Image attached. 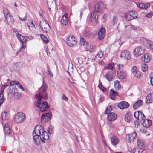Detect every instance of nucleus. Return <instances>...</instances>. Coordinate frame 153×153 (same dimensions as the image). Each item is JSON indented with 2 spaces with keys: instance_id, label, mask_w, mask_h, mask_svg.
I'll return each instance as SVG.
<instances>
[{
  "instance_id": "obj_3",
  "label": "nucleus",
  "mask_w": 153,
  "mask_h": 153,
  "mask_svg": "<svg viewBox=\"0 0 153 153\" xmlns=\"http://www.w3.org/2000/svg\"><path fill=\"white\" fill-rule=\"evenodd\" d=\"M25 119V114L22 112L17 113L15 116V121L17 123H20Z\"/></svg>"
},
{
  "instance_id": "obj_46",
  "label": "nucleus",
  "mask_w": 153,
  "mask_h": 153,
  "mask_svg": "<svg viewBox=\"0 0 153 153\" xmlns=\"http://www.w3.org/2000/svg\"><path fill=\"white\" fill-rule=\"evenodd\" d=\"M90 33L88 30L85 31L83 32V35L84 36L88 37L90 36Z\"/></svg>"
},
{
  "instance_id": "obj_31",
  "label": "nucleus",
  "mask_w": 153,
  "mask_h": 153,
  "mask_svg": "<svg viewBox=\"0 0 153 153\" xmlns=\"http://www.w3.org/2000/svg\"><path fill=\"white\" fill-rule=\"evenodd\" d=\"M152 124V121L151 120L146 119L144 120L143 123V125L144 127L149 128Z\"/></svg>"
},
{
  "instance_id": "obj_50",
  "label": "nucleus",
  "mask_w": 153,
  "mask_h": 153,
  "mask_svg": "<svg viewBox=\"0 0 153 153\" xmlns=\"http://www.w3.org/2000/svg\"><path fill=\"white\" fill-rule=\"evenodd\" d=\"M99 88L103 92H105L106 91V88L104 87L101 84L99 85Z\"/></svg>"
},
{
  "instance_id": "obj_34",
  "label": "nucleus",
  "mask_w": 153,
  "mask_h": 153,
  "mask_svg": "<svg viewBox=\"0 0 153 153\" xmlns=\"http://www.w3.org/2000/svg\"><path fill=\"white\" fill-rule=\"evenodd\" d=\"M116 94L118 95V93L117 92L114 91L112 89H111L110 90V97L111 99L114 100L115 98Z\"/></svg>"
},
{
  "instance_id": "obj_5",
  "label": "nucleus",
  "mask_w": 153,
  "mask_h": 153,
  "mask_svg": "<svg viewBox=\"0 0 153 153\" xmlns=\"http://www.w3.org/2000/svg\"><path fill=\"white\" fill-rule=\"evenodd\" d=\"M137 14L134 11H132L127 13L125 15V18L128 21L132 20L137 18Z\"/></svg>"
},
{
  "instance_id": "obj_62",
  "label": "nucleus",
  "mask_w": 153,
  "mask_h": 153,
  "mask_svg": "<svg viewBox=\"0 0 153 153\" xmlns=\"http://www.w3.org/2000/svg\"><path fill=\"white\" fill-rule=\"evenodd\" d=\"M43 24L42 23V21L40 22L39 23V25L42 29H43V28H44V27H45V24H44V25H43Z\"/></svg>"
},
{
  "instance_id": "obj_25",
  "label": "nucleus",
  "mask_w": 153,
  "mask_h": 153,
  "mask_svg": "<svg viewBox=\"0 0 153 153\" xmlns=\"http://www.w3.org/2000/svg\"><path fill=\"white\" fill-rule=\"evenodd\" d=\"M68 22V16L67 14L63 15L61 19V22L64 25H66Z\"/></svg>"
},
{
  "instance_id": "obj_52",
  "label": "nucleus",
  "mask_w": 153,
  "mask_h": 153,
  "mask_svg": "<svg viewBox=\"0 0 153 153\" xmlns=\"http://www.w3.org/2000/svg\"><path fill=\"white\" fill-rule=\"evenodd\" d=\"M103 55V53L102 51H99L97 53V56L100 58H102Z\"/></svg>"
},
{
  "instance_id": "obj_9",
  "label": "nucleus",
  "mask_w": 153,
  "mask_h": 153,
  "mask_svg": "<svg viewBox=\"0 0 153 153\" xmlns=\"http://www.w3.org/2000/svg\"><path fill=\"white\" fill-rule=\"evenodd\" d=\"M144 52V49L141 46H138L134 50V54L136 56H139L143 54Z\"/></svg>"
},
{
  "instance_id": "obj_19",
  "label": "nucleus",
  "mask_w": 153,
  "mask_h": 153,
  "mask_svg": "<svg viewBox=\"0 0 153 153\" xmlns=\"http://www.w3.org/2000/svg\"><path fill=\"white\" fill-rule=\"evenodd\" d=\"M117 117V115L114 113H109L108 114L107 119L109 121H114L116 120Z\"/></svg>"
},
{
  "instance_id": "obj_59",
  "label": "nucleus",
  "mask_w": 153,
  "mask_h": 153,
  "mask_svg": "<svg viewBox=\"0 0 153 153\" xmlns=\"http://www.w3.org/2000/svg\"><path fill=\"white\" fill-rule=\"evenodd\" d=\"M17 82L16 81H11L10 84V86H14V85H17Z\"/></svg>"
},
{
  "instance_id": "obj_55",
  "label": "nucleus",
  "mask_w": 153,
  "mask_h": 153,
  "mask_svg": "<svg viewBox=\"0 0 153 153\" xmlns=\"http://www.w3.org/2000/svg\"><path fill=\"white\" fill-rule=\"evenodd\" d=\"M8 86V85H5L4 86H1V93H3V92L4 91V89L6 88Z\"/></svg>"
},
{
  "instance_id": "obj_48",
  "label": "nucleus",
  "mask_w": 153,
  "mask_h": 153,
  "mask_svg": "<svg viewBox=\"0 0 153 153\" xmlns=\"http://www.w3.org/2000/svg\"><path fill=\"white\" fill-rule=\"evenodd\" d=\"M15 97V98L16 99H18L20 98L21 97V94L19 92H16L14 94Z\"/></svg>"
},
{
  "instance_id": "obj_60",
  "label": "nucleus",
  "mask_w": 153,
  "mask_h": 153,
  "mask_svg": "<svg viewBox=\"0 0 153 153\" xmlns=\"http://www.w3.org/2000/svg\"><path fill=\"white\" fill-rule=\"evenodd\" d=\"M76 139L78 142H79L82 140V138L80 136H79L78 137L77 136H76Z\"/></svg>"
},
{
  "instance_id": "obj_4",
  "label": "nucleus",
  "mask_w": 153,
  "mask_h": 153,
  "mask_svg": "<svg viewBox=\"0 0 153 153\" xmlns=\"http://www.w3.org/2000/svg\"><path fill=\"white\" fill-rule=\"evenodd\" d=\"M66 42L68 45L72 47L75 45L77 43L76 38L73 36H70L66 39Z\"/></svg>"
},
{
  "instance_id": "obj_8",
  "label": "nucleus",
  "mask_w": 153,
  "mask_h": 153,
  "mask_svg": "<svg viewBox=\"0 0 153 153\" xmlns=\"http://www.w3.org/2000/svg\"><path fill=\"white\" fill-rule=\"evenodd\" d=\"M134 116L138 120H142L145 119V117L142 112L140 111H136L134 112Z\"/></svg>"
},
{
  "instance_id": "obj_21",
  "label": "nucleus",
  "mask_w": 153,
  "mask_h": 153,
  "mask_svg": "<svg viewBox=\"0 0 153 153\" xmlns=\"http://www.w3.org/2000/svg\"><path fill=\"white\" fill-rule=\"evenodd\" d=\"M36 135H34L33 137V139L35 143L37 145H39L40 143V140H41V137L39 134H36V132H35Z\"/></svg>"
},
{
  "instance_id": "obj_51",
  "label": "nucleus",
  "mask_w": 153,
  "mask_h": 153,
  "mask_svg": "<svg viewBox=\"0 0 153 153\" xmlns=\"http://www.w3.org/2000/svg\"><path fill=\"white\" fill-rule=\"evenodd\" d=\"M137 7L140 8L144 9V8L145 7L144 4L143 3H138L137 4Z\"/></svg>"
},
{
  "instance_id": "obj_42",
  "label": "nucleus",
  "mask_w": 153,
  "mask_h": 153,
  "mask_svg": "<svg viewBox=\"0 0 153 153\" xmlns=\"http://www.w3.org/2000/svg\"><path fill=\"white\" fill-rule=\"evenodd\" d=\"M118 18L116 16H114L112 18V25H114L117 24V22L118 21Z\"/></svg>"
},
{
  "instance_id": "obj_6",
  "label": "nucleus",
  "mask_w": 153,
  "mask_h": 153,
  "mask_svg": "<svg viewBox=\"0 0 153 153\" xmlns=\"http://www.w3.org/2000/svg\"><path fill=\"white\" fill-rule=\"evenodd\" d=\"M51 117V113H47L44 114L41 117V121L45 123L49 121Z\"/></svg>"
},
{
  "instance_id": "obj_16",
  "label": "nucleus",
  "mask_w": 153,
  "mask_h": 153,
  "mask_svg": "<svg viewBox=\"0 0 153 153\" xmlns=\"http://www.w3.org/2000/svg\"><path fill=\"white\" fill-rule=\"evenodd\" d=\"M129 106V105L128 102L124 101L120 102L118 104V107L121 109L127 108Z\"/></svg>"
},
{
  "instance_id": "obj_17",
  "label": "nucleus",
  "mask_w": 153,
  "mask_h": 153,
  "mask_svg": "<svg viewBox=\"0 0 153 153\" xmlns=\"http://www.w3.org/2000/svg\"><path fill=\"white\" fill-rule=\"evenodd\" d=\"M4 131L5 135H8L11 133L12 132V131L10 128V126L8 124L4 125Z\"/></svg>"
},
{
  "instance_id": "obj_63",
  "label": "nucleus",
  "mask_w": 153,
  "mask_h": 153,
  "mask_svg": "<svg viewBox=\"0 0 153 153\" xmlns=\"http://www.w3.org/2000/svg\"><path fill=\"white\" fill-rule=\"evenodd\" d=\"M118 66L119 71L123 69V65H119Z\"/></svg>"
},
{
  "instance_id": "obj_57",
  "label": "nucleus",
  "mask_w": 153,
  "mask_h": 153,
  "mask_svg": "<svg viewBox=\"0 0 153 153\" xmlns=\"http://www.w3.org/2000/svg\"><path fill=\"white\" fill-rule=\"evenodd\" d=\"M131 153H139V151L137 149H134L131 150Z\"/></svg>"
},
{
  "instance_id": "obj_14",
  "label": "nucleus",
  "mask_w": 153,
  "mask_h": 153,
  "mask_svg": "<svg viewBox=\"0 0 153 153\" xmlns=\"http://www.w3.org/2000/svg\"><path fill=\"white\" fill-rule=\"evenodd\" d=\"M41 132H42V134H41V140L43 142L45 141L44 140H48L49 138V135L46 131H43L42 130H41Z\"/></svg>"
},
{
  "instance_id": "obj_7",
  "label": "nucleus",
  "mask_w": 153,
  "mask_h": 153,
  "mask_svg": "<svg viewBox=\"0 0 153 153\" xmlns=\"http://www.w3.org/2000/svg\"><path fill=\"white\" fill-rule=\"evenodd\" d=\"M137 136V133L135 131H134L132 133L127 134L126 137V139L129 143L133 141Z\"/></svg>"
},
{
  "instance_id": "obj_15",
  "label": "nucleus",
  "mask_w": 153,
  "mask_h": 153,
  "mask_svg": "<svg viewBox=\"0 0 153 153\" xmlns=\"http://www.w3.org/2000/svg\"><path fill=\"white\" fill-rule=\"evenodd\" d=\"M105 28L102 27L100 28L98 31V39L101 40L103 39L105 35Z\"/></svg>"
},
{
  "instance_id": "obj_61",
  "label": "nucleus",
  "mask_w": 153,
  "mask_h": 153,
  "mask_svg": "<svg viewBox=\"0 0 153 153\" xmlns=\"http://www.w3.org/2000/svg\"><path fill=\"white\" fill-rule=\"evenodd\" d=\"M153 16V12H150L147 15V16L148 17H150Z\"/></svg>"
},
{
  "instance_id": "obj_53",
  "label": "nucleus",
  "mask_w": 153,
  "mask_h": 153,
  "mask_svg": "<svg viewBox=\"0 0 153 153\" xmlns=\"http://www.w3.org/2000/svg\"><path fill=\"white\" fill-rule=\"evenodd\" d=\"M139 125V120L134 121V126L135 128H137Z\"/></svg>"
},
{
  "instance_id": "obj_20",
  "label": "nucleus",
  "mask_w": 153,
  "mask_h": 153,
  "mask_svg": "<svg viewBox=\"0 0 153 153\" xmlns=\"http://www.w3.org/2000/svg\"><path fill=\"white\" fill-rule=\"evenodd\" d=\"M17 91V89L15 86H10L8 88V92L9 94H14Z\"/></svg>"
},
{
  "instance_id": "obj_24",
  "label": "nucleus",
  "mask_w": 153,
  "mask_h": 153,
  "mask_svg": "<svg viewBox=\"0 0 153 153\" xmlns=\"http://www.w3.org/2000/svg\"><path fill=\"white\" fill-rule=\"evenodd\" d=\"M42 23L43 24V25H44L45 24V27H44V28H43V29L42 30L44 31L47 33L48 32V30L50 28L49 24L47 21L44 20L42 21Z\"/></svg>"
},
{
  "instance_id": "obj_10",
  "label": "nucleus",
  "mask_w": 153,
  "mask_h": 153,
  "mask_svg": "<svg viewBox=\"0 0 153 153\" xmlns=\"http://www.w3.org/2000/svg\"><path fill=\"white\" fill-rule=\"evenodd\" d=\"M143 45L149 49H152L153 47V42L146 39L143 38Z\"/></svg>"
},
{
  "instance_id": "obj_1",
  "label": "nucleus",
  "mask_w": 153,
  "mask_h": 153,
  "mask_svg": "<svg viewBox=\"0 0 153 153\" xmlns=\"http://www.w3.org/2000/svg\"><path fill=\"white\" fill-rule=\"evenodd\" d=\"M48 87L43 79L42 85L39 89V94L35 95V97L37 99H41L46 98L47 96L46 91Z\"/></svg>"
},
{
  "instance_id": "obj_40",
  "label": "nucleus",
  "mask_w": 153,
  "mask_h": 153,
  "mask_svg": "<svg viewBox=\"0 0 153 153\" xmlns=\"http://www.w3.org/2000/svg\"><path fill=\"white\" fill-rule=\"evenodd\" d=\"M141 68L142 71L143 72H145L148 70V66L146 64H143L141 65Z\"/></svg>"
},
{
  "instance_id": "obj_35",
  "label": "nucleus",
  "mask_w": 153,
  "mask_h": 153,
  "mask_svg": "<svg viewBox=\"0 0 153 153\" xmlns=\"http://www.w3.org/2000/svg\"><path fill=\"white\" fill-rule=\"evenodd\" d=\"M137 144L138 147L141 149H143L144 147V143L143 140L138 139L137 140Z\"/></svg>"
},
{
  "instance_id": "obj_13",
  "label": "nucleus",
  "mask_w": 153,
  "mask_h": 153,
  "mask_svg": "<svg viewBox=\"0 0 153 153\" xmlns=\"http://www.w3.org/2000/svg\"><path fill=\"white\" fill-rule=\"evenodd\" d=\"M121 57H123L126 60H129L131 58L130 52L127 50H124L121 53Z\"/></svg>"
},
{
  "instance_id": "obj_45",
  "label": "nucleus",
  "mask_w": 153,
  "mask_h": 153,
  "mask_svg": "<svg viewBox=\"0 0 153 153\" xmlns=\"http://www.w3.org/2000/svg\"><path fill=\"white\" fill-rule=\"evenodd\" d=\"M80 44L81 45H85L87 44V42L83 37L80 38Z\"/></svg>"
},
{
  "instance_id": "obj_18",
  "label": "nucleus",
  "mask_w": 153,
  "mask_h": 153,
  "mask_svg": "<svg viewBox=\"0 0 153 153\" xmlns=\"http://www.w3.org/2000/svg\"><path fill=\"white\" fill-rule=\"evenodd\" d=\"M115 77V75L114 73L111 71L108 72L106 74L105 77L109 81L113 80Z\"/></svg>"
},
{
  "instance_id": "obj_22",
  "label": "nucleus",
  "mask_w": 153,
  "mask_h": 153,
  "mask_svg": "<svg viewBox=\"0 0 153 153\" xmlns=\"http://www.w3.org/2000/svg\"><path fill=\"white\" fill-rule=\"evenodd\" d=\"M48 108L49 106L48 105L47 102L44 101L41 104L40 108V111L41 112H44L46 111Z\"/></svg>"
},
{
  "instance_id": "obj_23",
  "label": "nucleus",
  "mask_w": 153,
  "mask_h": 153,
  "mask_svg": "<svg viewBox=\"0 0 153 153\" xmlns=\"http://www.w3.org/2000/svg\"><path fill=\"white\" fill-rule=\"evenodd\" d=\"M153 101V93L149 94L146 97V102L149 103L152 102Z\"/></svg>"
},
{
  "instance_id": "obj_49",
  "label": "nucleus",
  "mask_w": 153,
  "mask_h": 153,
  "mask_svg": "<svg viewBox=\"0 0 153 153\" xmlns=\"http://www.w3.org/2000/svg\"><path fill=\"white\" fill-rule=\"evenodd\" d=\"M132 72L133 74L136 73L138 69L136 66H134L132 68Z\"/></svg>"
},
{
  "instance_id": "obj_37",
  "label": "nucleus",
  "mask_w": 153,
  "mask_h": 153,
  "mask_svg": "<svg viewBox=\"0 0 153 153\" xmlns=\"http://www.w3.org/2000/svg\"><path fill=\"white\" fill-rule=\"evenodd\" d=\"M41 130H42L43 131H44L43 127L41 125H37L35 127V129L34 130L35 132H36V131H38L39 134L40 135L41 133H42V132L40 131H41Z\"/></svg>"
},
{
  "instance_id": "obj_41",
  "label": "nucleus",
  "mask_w": 153,
  "mask_h": 153,
  "mask_svg": "<svg viewBox=\"0 0 153 153\" xmlns=\"http://www.w3.org/2000/svg\"><path fill=\"white\" fill-rule=\"evenodd\" d=\"M41 38L43 40L44 42L47 44L49 42V41L47 38L44 35H40Z\"/></svg>"
},
{
  "instance_id": "obj_2",
  "label": "nucleus",
  "mask_w": 153,
  "mask_h": 153,
  "mask_svg": "<svg viewBox=\"0 0 153 153\" xmlns=\"http://www.w3.org/2000/svg\"><path fill=\"white\" fill-rule=\"evenodd\" d=\"M3 12L5 18V22L9 25L13 24L14 21V19L12 16L9 13L8 10L4 8Z\"/></svg>"
},
{
  "instance_id": "obj_54",
  "label": "nucleus",
  "mask_w": 153,
  "mask_h": 153,
  "mask_svg": "<svg viewBox=\"0 0 153 153\" xmlns=\"http://www.w3.org/2000/svg\"><path fill=\"white\" fill-rule=\"evenodd\" d=\"M23 49H25V45L24 44L22 45L21 46V48H20L17 51V54H18L19 52H21L22 50Z\"/></svg>"
},
{
  "instance_id": "obj_26",
  "label": "nucleus",
  "mask_w": 153,
  "mask_h": 153,
  "mask_svg": "<svg viewBox=\"0 0 153 153\" xmlns=\"http://www.w3.org/2000/svg\"><path fill=\"white\" fill-rule=\"evenodd\" d=\"M118 76L121 79H124L126 77V74L124 71L120 70L119 72H117Z\"/></svg>"
},
{
  "instance_id": "obj_58",
  "label": "nucleus",
  "mask_w": 153,
  "mask_h": 153,
  "mask_svg": "<svg viewBox=\"0 0 153 153\" xmlns=\"http://www.w3.org/2000/svg\"><path fill=\"white\" fill-rule=\"evenodd\" d=\"M62 98L63 100L65 101H68V98L64 94H63V96L62 97Z\"/></svg>"
},
{
  "instance_id": "obj_30",
  "label": "nucleus",
  "mask_w": 153,
  "mask_h": 153,
  "mask_svg": "<svg viewBox=\"0 0 153 153\" xmlns=\"http://www.w3.org/2000/svg\"><path fill=\"white\" fill-rule=\"evenodd\" d=\"M16 36L22 43H24L27 40V38L26 37H25L19 33L16 35Z\"/></svg>"
},
{
  "instance_id": "obj_38",
  "label": "nucleus",
  "mask_w": 153,
  "mask_h": 153,
  "mask_svg": "<svg viewBox=\"0 0 153 153\" xmlns=\"http://www.w3.org/2000/svg\"><path fill=\"white\" fill-rule=\"evenodd\" d=\"M94 47L92 45H88L86 46V49L87 51L92 52L94 51Z\"/></svg>"
},
{
  "instance_id": "obj_11",
  "label": "nucleus",
  "mask_w": 153,
  "mask_h": 153,
  "mask_svg": "<svg viewBox=\"0 0 153 153\" xmlns=\"http://www.w3.org/2000/svg\"><path fill=\"white\" fill-rule=\"evenodd\" d=\"M143 45L149 49H152L153 47V42L146 39L143 38Z\"/></svg>"
},
{
  "instance_id": "obj_36",
  "label": "nucleus",
  "mask_w": 153,
  "mask_h": 153,
  "mask_svg": "<svg viewBox=\"0 0 153 153\" xmlns=\"http://www.w3.org/2000/svg\"><path fill=\"white\" fill-rule=\"evenodd\" d=\"M111 143L114 145L117 144L119 142V139L116 137H114L111 139Z\"/></svg>"
},
{
  "instance_id": "obj_43",
  "label": "nucleus",
  "mask_w": 153,
  "mask_h": 153,
  "mask_svg": "<svg viewBox=\"0 0 153 153\" xmlns=\"http://www.w3.org/2000/svg\"><path fill=\"white\" fill-rule=\"evenodd\" d=\"M112 110V108L111 106V105L109 106L107 108L104 112V113L105 114H107L108 112H109V113H110V112Z\"/></svg>"
},
{
  "instance_id": "obj_12",
  "label": "nucleus",
  "mask_w": 153,
  "mask_h": 153,
  "mask_svg": "<svg viewBox=\"0 0 153 153\" xmlns=\"http://www.w3.org/2000/svg\"><path fill=\"white\" fill-rule=\"evenodd\" d=\"M104 7L105 6L103 3L100 1H99L96 3L94 8L95 11L100 12L101 11Z\"/></svg>"
},
{
  "instance_id": "obj_32",
  "label": "nucleus",
  "mask_w": 153,
  "mask_h": 153,
  "mask_svg": "<svg viewBox=\"0 0 153 153\" xmlns=\"http://www.w3.org/2000/svg\"><path fill=\"white\" fill-rule=\"evenodd\" d=\"M1 117L3 120H7L9 117V114L8 111H4L2 112L1 114Z\"/></svg>"
},
{
  "instance_id": "obj_44",
  "label": "nucleus",
  "mask_w": 153,
  "mask_h": 153,
  "mask_svg": "<svg viewBox=\"0 0 153 153\" xmlns=\"http://www.w3.org/2000/svg\"><path fill=\"white\" fill-rule=\"evenodd\" d=\"M38 99V100L36 102L35 106L36 107L39 108H40L41 105V104H42V102L41 100V99L40 98Z\"/></svg>"
},
{
  "instance_id": "obj_29",
  "label": "nucleus",
  "mask_w": 153,
  "mask_h": 153,
  "mask_svg": "<svg viewBox=\"0 0 153 153\" xmlns=\"http://www.w3.org/2000/svg\"><path fill=\"white\" fill-rule=\"evenodd\" d=\"M91 20L93 22H97V13L95 12H93L91 15Z\"/></svg>"
},
{
  "instance_id": "obj_39",
  "label": "nucleus",
  "mask_w": 153,
  "mask_h": 153,
  "mask_svg": "<svg viewBox=\"0 0 153 153\" xmlns=\"http://www.w3.org/2000/svg\"><path fill=\"white\" fill-rule=\"evenodd\" d=\"M121 85L119 81L116 80L114 82V87L116 89L119 90L121 88Z\"/></svg>"
},
{
  "instance_id": "obj_33",
  "label": "nucleus",
  "mask_w": 153,
  "mask_h": 153,
  "mask_svg": "<svg viewBox=\"0 0 153 153\" xmlns=\"http://www.w3.org/2000/svg\"><path fill=\"white\" fill-rule=\"evenodd\" d=\"M142 101L140 100H139L135 102L133 105V108L134 109H137L142 105Z\"/></svg>"
},
{
  "instance_id": "obj_47",
  "label": "nucleus",
  "mask_w": 153,
  "mask_h": 153,
  "mask_svg": "<svg viewBox=\"0 0 153 153\" xmlns=\"http://www.w3.org/2000/svg\"><path fill=\"white\" fill-rule=\"evenodd\" d=\"M141 73L140 71L137 70V71L136 72V73L134 74V75L136 77H137V78H140L141 76Z\"/></svg>"
},
{
  "instance_id": "obj_27",
  "label": "nucleus",
  "mask_w": 153,
  "mask_h": 153,
  "mask_svg": "<svg viewBox=\"0 0 153 153\" xmlns=\"http://www.w3.org/2000/svg\"><path fill=\"white\" fill-rule=\"evenodd\" d=\"M132 115L129 112L126 113L125 115V118L126 121L128 122H130L132 120Z\"/></svg>"
},
{
  "instance_id": "obj_56",
  "label": "nucleus",
  "mask_w": 153,
  "mask_h": 153,
  "mask_svg": "<svg viewBox=\"0 0 153 153\" xmlns=\"http://www.w3.org/2000/svg\"><path fill=\"white\" fill-rule=\"evenodd\" d=\"M107 68L112 70L113 69V65L112 64H109L107 67Z\"/></svg>"
},
{
  "instance_id": "obj_64",
  "label": "nucleus",
  "mask_w": 153,
  "mask_h": 153,
  "mask_svg": "<svg viewBox=\"0 0 153 153\" xmlns=\"http://www.w3.org/2000/svg\"><path fill=\"white\" fill-rule=\"evenodd\" d=\"M145 7L144 8V9H146L148 8L150 6V4L148 3H146V4H144Z\"/></svg>"
},
{
  "instance_id": "obj_28",
  "label": "nucleus",
  "mask_w": 153,
  "mask_h": 153,
  "mask_svg": "<svg viewBox=\"0 0 153 153\" xmlns=\"http://www.w3.org/2000/svg\"><path fill=\"white\" fill-rule=\"evenodd\" d=\"M151 57H149L147 53L145 54L142 56L141 59L143 62L145 63L149 62L150 60Z\"/></svg>"
}]
</instances>
